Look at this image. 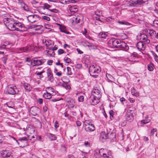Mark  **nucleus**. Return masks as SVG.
<instances>
[{
  "label": "nucleus",
  "instance_id": "obj_38",
  "mask_svg": "<svg viewBox=\"0 0 158 158\" xmlns=\"http://www.w3.org/2000/svg\"><path fill=\"white\" fill-rule=\"evenodd\" d=\"M148 33L150 36H153L154 35H156V31L152 29L149 30Z\"/></svg>",
  "mask_w": 158,
  "mask_h": 158
},
{
  "label": "nucleus",
  "instance_id": "obj_33",
  "mask_svg": "<svg viewBox=\"0 0 158 158\" xmlns=\"http://www.w3.org/2000/svg\"><path fill=\"white\" fill-rule=\"evenodd\" d=\"M100 98H97V100H93L91 99V101H90V103H91L92 105H96L99 102V100Z\"/></svg>",
  "mask_w": 158,
  "mask_h": 158
},
{
  "label": "nucleus",
  "instance_id": "obj_3",
  "mask_svg": "<svg viewBox=\"0 0 158 158\" xmlns=\"http://www.w3.org/2000/svg\"><path fill=\"white\" fill-rule=\"evenodd\" d=\"M19 90L16 86L13 85H10L8 87L6 93L10 95H19Z\"/></svg>",
  "mask_w": 158,
  "mask_h": 158
},
{
  "label": "nucleus",
  "instance_id": "obj_36",
  "mask_svg": "<svg viewBox=\"0 0 158 158\" xmlns=\"http://www.w3.org/2000/svg\"><path fill=\"white\" fill-rule=\"evenodd\" d=\"M60 31L62 32H64L66 34H70V32L67 31L64 26L62 27L60 29Z\"/></svg>",
  "mask_w": 158,
  "mask_h": 158
},
{
  "label": "nucleus",
  "instance_id": "obj_55",
  "mask_svg": "<svg viewBox=\"0 0 158 158\" xmlns=\"http://www.w3.org/2000/svg\"><path fill=\"white\" fill-rule=\"evenodd\" d=\"M42 18L43 19L46 20L48 21H49L50 20V18L46 16H42Z\"/></svg>",
  "mask_w": 158,
  "mask_h": 158
},
{
  "label": "nucleus",
  "instance_id": "obj_2",
  "mask_svg": "<svg viewBox=\"0 0 158 158\" xmlns=\"http://www.w3.org/2000/svg\"><path fill=\"white\" fill-rule=\"evenodd\" d=\"M3 21L8 29L11 31L14 30V24L15 22L13 19L5 16L3 18Z\"/></svg>",
  "mask_w": 158,
  "mask_h": 158
},
{
  "label": "nucleus",
  "instance_id": "obj_11",
  "mask_svg": "<svg viewBox=\"0 0 158 158\" xmlns=\"http://www.w3.org/2000/svg\"><path fill=\"white\" fill-rule=\"evenodd\" d=\"M127 2L130 3L129 5L131 6H135L137 4L141 5L144 3L143 0H127Z\"/></svg>",
  "mask_w": 158,
  "mask_h": 158
},
{
  "label": "nucleus",
  "instance_id": "obj_26",
  "mask_svg": "<svg viewBox=\"0 0 158 158\" xmlns=\"http://www.w3.org/2000/svg\"><path fill=\"white\" fill-rule=\"evenodd\" d=\"M107 36L106 32H101L98 35V37L100 38H105Z\"/></svg>",
  "mask_w": 158,
  "mask_h": 158
},
{
  "label": "nucleus",
  "instance_id": "obj_44",
  "mask_svg": "<svg viewBox=\"0 0 158 158\" xmlns=\"http://www.w3.org/2000/svg\"><path fill=\"white\" fill-rule=\"evenodd\" d=\"M22 7L25 11H29V8L28 7V6L26 4H25L24 5H23V6H22Z\"/></svg>",
  "mask_w": 158,
  "mask_h": 158
},
{
  "label": "nucleus",
  "instance_id": "obj_57",
  "mask_svg": "<svg viewBox=\"0 0 158 158\" xmlns=\"http://www.w3.org/2000/svg\"><path fill=\"white\" fill-rule=\"evenodd\" d=\"M18 1L19 3L20 4L21 7H22V6H23V5L25 4L22 0H18Z\"/></svg>",
  "mask_w": 158,
  "mask_h": 158
},
{
  "label": "nucleus",
  "instance_id": "obj_6",
  "mask_svg": "<svg viewBox=\"0 0 158 158\" xmlns=\"http://www.w3.org/2000/svg\"><path fill=\"white\" fill-rule=\"evenodd\" d=\"M34 59L33 60L34 62V65H33V67L35 66H38L43 64L46 61V59H41L40 57H35L34 58Z\"/></svg>",
  "mask_w": 158,
  "mask_h": 158
},
{
  "label": "nucleus",
  "instance_id": "obj_4",
  "mask_svg": "<svg viewBox=\"0 0 158 158\" xmlns=\"http://www.w3.org/2000/svg\"><path fill=\"white\" fill-rule=\"evenodd\" d=\"M27 137L19 138V139L16 140L17 143L21 147H24L28 145V139Z\"/></svg>",
  "mask_w": 158,
  "mask_h": 158
},
{
  "label": "nucleus",
  "instance_id": "obj_27",
  "mask_svg": "<svg viewBox=\"0 0 158 158\" xmlns=\"http://www.w3.org/2000/svg\"><path fill=\"white\" fill-rule=\"evenodd\" d=\"M107 134H109L108 136L107 137L108 139L113 140L116 138V134L115 133L111 132L110 133H108Z\"/></svg>",
  "mask_w": 158,
  "mask_h": 158
},
{
  "label": "nucleus",
  "instance_id": "obj_24",
  "mask_svg": "<svg viewBox=\"0 0 158 158\" xmlns=\"http://www.w3.org/2000/svg\"><path fill=\"white\" fill-rule=\"evenodd\" d=\"M58 11V10L56 9H48V12H44V13H42V14H44L47 15H49V13L50 12H55L56 13L57 11Z\"/></svg>",
  "mask_w": 158,
  "mask_h": 158
},
{
  "label": "nucleus",
  "instance_id": "obj_50",
  "mask_svg": "<svg viewBox=\"0 0 158 158\" xmlns=\"http://www.w3.org/2000/svg\"><path fill=\"white\" fill-rule=\"evenodd\" d=\"M27 138H29V139H28V140H31L32 139L34 138L35 139H35H36L37 138V136L35 135V136L34 135H29L28 137H27Z\"/></svg>",
  "mask_w": 158,
  "mask_h": 158
},
{
  "label": "nucleus",
  "instance_id": "obj_19",
  "mask_svg": "<svg viewBox=\"0 0 158 158\" xmlns=\"http://www.w3.org/2000/svg\"><path fill=\"white\" fill-rule=\"evenodd\" d=\"M140 40H143V41H146L147 43L150 42V40L147 39L148 36L144 34H141L140 35Z\"/></svg>",
  "mask_w": 158,
  "mask_h": 158
},
{
  "label": "nucleus",
  "instance_id": "obj_40",
  "mask_svg": "<svg viewBox=\"0 0 158 158\" xmlns=\"http://www.w3.org/2000/svg\"><path fill=\"white\" fill-rule=\"evenodd\" d=\"M150 122V120L146 119H143L140 121V123L141 124L144 125Z\"/></svg>",
  "mask_w": 158,
  "mask_h": 158
},
{
  "label": "nucleus",
  "instance_id": "obj_45",
  "mask_svg": "<svg viewBox=\"0 0 158 158\" xmlns=\"http://www.w3.org/2000/svg\"><path fill=\"white\" fill-rule=\"evenodd\" d=\"M64 60L65 63H69L71 62L70 59L66 57H64Z\"/></svg>",
  "mask_w": 158,
  "mask_h": 158
},
{
  "label": "nucleus",
  "instance_id": "obj_16",
  "mask_svg": "<svg viewBox=\"0 0 158 158\" xmlns=\"http://www.w3.org/2000/svg\"><path fill=\"white\" fill-rule=\"evenodd\" d=\"M39 111L40 109L39 108L36 106H32L30 108V112L32 115L35 116Z\"/></svg>",
  "mask_w": 158,
  "mask_h": 158
},
{
  "label": "nucleus",
  "instance_id": "obj_51",
  "mask_svg": "<svg viewBox=\"0 0 158 158\" xmlns=\"http://www.w3.org/2000/svg\"><path fill=\"white\" fill-rule=\"evenodd\" d=\"M58 54L59 55H61L63 53H64L65 52L64 51L61 49H59L58 51Z\"/></svg>",
  "mask_w": 158,
  "mask_h": 158
},
{
  "label": "nucleus",
  "instance_id": "obj_13",
  "mask_svg": "<svg viewBox=\"0 0 158 158\" xmlns=\"http://www.w3.org/2000/svg\"><path fill=\"white\" fill-rule=\"evenodd\" d=\"M47 81L51 82H52L54 80V78L52 71L50 68H48L47 70Z\"/></svg>",
  "mask_w": 158,
  "mask_h": 158
},
{
  "label": "nucleus",
  "instance_id": "obj_14",
  "mask_svg": "<svg viewBox=\"0 0 158 158\" xmlns=\"http://www.w3.org/2000/svg\"><path fill=\"white\" fill-rule=\"evenodd\" d=\"M100 90L98 89H95L92 92V95L94 97H96V98H100L102 96Z\"/></svg>",
  "mask_w": 158,
  "mask_h": 158
},
{
  "label": "nucleus",
  "instance_id": "obj_1",
  "mask_svg": "<svg viewBox=\"0 0 158 158\" xmlns=\"http://www.w3.org/2000/svg\"><path fill=\"white\" fill-rule=\"evenodd\" d=\"M101 71L100 68L97 65L92 64L90 65L89 68V72L90 75L94 78L98 77V74Z\"/></svg>",
  "mask_w": 158,
  "mask_h": 158
},
{
  "label": "nucleus",
  "instance_id": "obj_21",
  "mask_svg": "<svg viewBox=\"0 0 158 158\" xmlns=\"http://www.w3.org/2000/svg\"><path fill=\"white\" fill-rule=\"evenodd\" d=\"M106 77L107 78L108 81L109 82H112L114 81V78L110 74L106 73Z\"/></svg>",
  "mask_w": 158,
  "mask_h": 158
},
{
  "label": "nucleus",
  "instance_id": "obj_58",
  "mask_svg": "<svg viewBox=\"0 0 158 158\" xmlns=\"http://www.w3.org/2000/svg\"><path fill=\"white\" fill-rule=\"evenodd\" d=\"M59 1L60 3L63 4H66L67 2L68 1V0H59Z\"/></svg>",
  "mask_w": 158,
  "mask_h": 158
},
{
  "label": "nucleus",
  "instance_id": "obj_10",
  "mask_svg": "<svg viewBox=\"0 0 158 158\" xmlns=\"http://www.w3.org/2000/svg\"><path fill=\"white\" fill-rule=\"evenodd\" d=\"M120 42V40L117 39H110L108 42L109 46L113 48H116L118 44Z\"/></svg>",
  "mask_w": 158,
  "mask_h": 158
},
{
  "label": "nucleus",
  "instance_id": "obj_9",
  "mask_svg": "<svg viewBox=\"0 0 158 158\" xmlns=\"http://www.w3.org/2000/svg\"><path fill=\"white\" fill-rule=\"evenodd\" d=\"M2 156L4 158H13V153L8 150H5L1 152Z\"/></svg>",
  "mask_w": 158,
  "mask_h": 158
},
{
  "label": "nucleus",
  "instance_id": "obj_49",
  "mask_svg": "<svg viewBox=\"0 0 158 158\" xmlns=\"http://www.w3.org/2000/svg\"><path fill=\"white\" fill-rule=\"evenodd\" d=\"M20 50L22 51L23 52H28L27 48V46H26L25 47L20 48Z\"/></svg>",
  "mask_w": 158,
  "mask_h": 158
},
{
  "label": "nucleus",
  "instance_id": "obj_39",
  "mask_svg": "<svg viewBox=\"0 0 158 158\" xmlns=\"http://www.w3.org/2000/svg\"><path fill=\"white\" fill-rule=\"evenodd\" d=\"M135 110V108L132 106H129L127 109V112H129L130 113H132L134 112Z\"/></svg>",
  "mask_w": 158,
  "mask_h": 158
},
{
  "label": "nucleus",
  "instance_id": "obj_63",
  "mask_svg": "<svg viewBox=\"0 0 158 158\" xmlns=\"http://www.w3.org/2000/svg\"><path fill=\"white\" fill-rule=\"evenodd\" d=\"M53 62V61L52 60H48L47 62L48 64L49 65H52Z\"/></svg>",
  "mask_w": 158,
  "mask_h": 158
},
{
  "label": "nucleus",
  "instance_id": "obj_34",
  "mask_svg": "<svg viewBox=\"0 0 158 158\" xmlns=\"http://www.w3.org/2000/svg\"><path fill=\"white\" fill-rule=\"evenodd\" d=\"M154 64L152 63H150L148 65V69L150 71H152L153 70Z\"/></svg>",
  "mask_w": 158,
  "mask_h": 158
},
{
  "label": "nucleus",
  "instance_id": "obj_29",
  "mask_svg": "<svg viewBox=\"0 0 158 158\" xmlns=\"http://www.w3.org/2000/svg\"><path fill=\"white\" fill-rule=\"evenodd\" d=\"M121 48H123L125 50H127L129 49L128 46L127 44L123 41L122 43H121Z\"/></svg>",
  "mask_w": 158,
  "mask_h": 158
},
{
  "label": "nucleus",
  "instance_id": "obj_28",
  "mask_svg": "<svg viewBox=\"0 0 158 158\" xmlns=\"http://www.w3.org/2000/svg\"><path fill=\"white\" fill-rule=\"evenodd\" d=\"M43 96L45 99H50L52 97L51 94L50 93H48L47 92L44 94Z\"/></svg>",
  "mask_w": 158,
  "mask_h": 158
},
{
  "label": "nucleus",
  "instance_id": "obj_54",
  "mask_svg": "<svg viewBox=\"0 0 158 158\" xmlns=\"http://www.w3.org/2000/svg\"><path fill=\"white\" fill-rule=\"evenodd\" d=\"M154 26L158 29V20H156L154 21Z\"/></svg>",
  "mask_w": 158,
  "mask_h": 158
},
{
  "label": "nucleus",
  "instance_id": "obj_52",
  "mask_svg": "<svg viewBox=\"0 0 158 158\" xmlns=\"http://www.w3.org/2000/svg\"><path fill=\"white\" fill-rule=\"evenodd\" d=\"M78 101L80 102H83L84 101V96L81 95L78 97Z\"/></svg>",
  "mask_w": 158,
  "mask_h": 158
},
{
  "label": "nucleus",
  "instance_id": "obj_47",
  "mask_svg": "<svg viewBox=\"0 0 158 158\" xmlns=\"http://www.w3.org/2000/svg\"><path fill=\"white\" fill-rule=\"evenodd\" d=\"M64 116L66 117H67L68 119L70 120L71 117L67 113V111H65L64 113Z\"/></svg>",
  "mask_w": 158,
  "mask_h": 158
},
{
  "label": "nucleus",
  "instance_id": "obj_42",
  "mask_svg": "<svg viewBox=\"0 0 158 158\" xmlns=\"http://www.w3.org/2000/svg\"><path fill=\"white\" fill-rule=\"evenodd\" d=\"M62 86L66 89H69L71 88L70 85L67 83H64L62 84Z\"/></svg>",
  "mask_w": 158,
  "mask_h": 158
},
{
  "label": "nucleus",
  "instance_id": "obj_18",
  "mask_svg": "<svg viewBox=\"0 0 158 158\" xmlns=\"http://www.w3.org/2000/svg\"><path fill=\"white\" fill-rule=\"evenodd\" d=\"M126 118L127 120L128 121H132L134 119V117L132 113L127 112L126 116Z\"/></svg>",
  "mask_w": 158,
  "mask_h": 158
},
{
  "label": "nucleus",
  "instance_id": "obj_59",
  "mask_svg": "<svg viewBox=\"0 0 158 158\" xmlns=\"http://www.w3.org/2000/svg\"><path fill=\"white\" fill-rule=\"evenodd\" d=\"M76 67L78 69H80L82 67V65L81 64H76Z\"/></svg>",
  "mask_w": 158,
  "mask_h": 158
},
{
  "label": "nucleus",
  "instance_id": "obj_22",
  "mask_svg": "<svg viewBox=\"0 0 158 158\" xmlns=\"http://www.w3.org/2000/svg\"><path fill=\"white\" fill-rule=\"evenodd\" d=\"M48 137L50 140L51 141H55L57 139V137L55 135L52 133H49L48 134Z\"/></svg>",
  "mask_w": 158,
  "mask_h": 158
},
{
  "label": "nucleus",
  "instance_id": "obj_12",
  "mask_svg": "<svg viewBox=\"0 0 158 158\" xmlns=\"http://www.w3.org/2000/svg\"><path fill=\"white\" fill-rule=\"evenodd\" d=\"M136 46L138 50L140 51H143L145 49V44L142 41L138 42Z\"/></svg>",
  "mask_w": 158,
  "mask_h": 158
},
{
  "label": "nucleus",
  "instance_id": "obj_8",
  "mask_svg": "<svg viewBox=\"0 0 158 158\" xmlns=\"http://www.w3.org/2000/svg\"><path fill=\"white\" fill-rule=\"evenodd\" d=\"M27 19L29 22L32 23L38 21L40 19V17L39 15H29L27 17Z\"/></svg>",
  "mask_w": 158,
  "mask_h": 158
},
{
  "label": "nucleus",
  "instance_id": "obj_25",
  "mask_svg": "<svg viewBox=\"0 0 158 158\" xmlns=\"http://www.w3.org/2000/svg\"><path fill=\"white\" fill-rule=\"evenodd\" d=\"M83 19V17L82 14L76 17L75 19V21L77 23H79L82 21Z\"/></svg>",
  "mask_w": 158,
  "mask_h": 158
},
{
  "label": "nucleus",
  "instance_id": "obj_61",
  "mask_svg": "<svg viewBox=\"0 0 158 158\" xmlns=\"http://www.w3.org/2000/svg\"><path fill=\"white\" fill-rule=\"evenodd\" d=\"M123 42V41H121L120 40V42H119L118 44L117 45V47L116 48H121V43H122Z\"/></svg>",
  "mask_w": 158,
  "mask_h": 158
},
{
  "label": "nucleus",
  "instance_id": "obj_30",
  "mask_svg": "<svg viewBox=\"0 0 158 158\" xmlns=\"http://www.w3.org/2000/svg\"><path fill=\"white\" fill-rule=\"evenodd\" d=\"M67 74L68 75H71L73 74L74 72V70L73 68H72L69 67H67Z\"/></svg>",
  "mask_w": 158,
  "mask_h": 158
},
{
  "label": "nucleus",
  "instance_id": "obj_20",
  "mask_svg": "<svg viewBox=\"0 0 158 158\" xmlns=\"http://www.w3.org/2000/svg\"><path fill=\"white\" fill-rule=\"evenodd\" d=\"M23 85L24 89L27 91L29 92L31 90V87L29 84L24 83L23 84Z\"/></svg>",
  "mask_w": 158,
  "mask_h": 158
},
{
  "label": "nucleus",
  "instance_id": "obj_64",
  "mask_svg": "<svg viewBox=\"0 0 158 158\" xmlns=\"http://www.w3.org/2000/svg\"><path fill=\"white\" fill-rule=\"evenodd\" d=\"M131 91L132 94L133 95L135 94V93L136 92L135 89L133 88L131 89Z\"/></svg>",
  "mask_w": 158,
  "mask_h": 158
},
{
  "label": "nucleus",
  "instance_id": "obj_41",
  "mask_svg": "<svg viewBox=\"0 0 158 158\" xmlns=\"http://www.w3.org/2000/svg\"><path fill=\"white\" fill-rule=\"evenodd\" d=\"M47 52L48 55L50 56H53L55 55V53L53 50H48Z\"/></svg>",
  "mask_w": 158,
  "mask_h": 158
},
{
  "label": "nucleus",
  "instance_id": "obj_37",
  "mask_svg": "<svg viewBox=\"0 0 158 158\" xmlns=\"http://www.w3.org/2000/svg\"><path fill=\"white\" fill-rule=\"evenodd\" d=\"M33 28H35V30L36 31H38L41 29L43 27L41 25H34L32 27Z\"/></svg>",
  "mask_w": 158,
  "mask_h": 158
},
{
  "label": "nucleus",
  "instance_id": "obj_62",
  "mask_svg": "<svg viewBox=\"0 0 158 158\" xmlns=\"http://www.w3.org/2000/svg\"><path fill=\"white\" fill-rule=\"evenodd\" d=\"M77 125L78 127H79L81 125V123L79 121H77L76 122Z\"/></svg>",
  "mask_w": 158,
  "mask_h": 158
},
{
  "label": "nucleus",
  "instance_id": "obj_53",
  "mask_svg": "<svg viewBox=\"0 0 158 158\" xmlns=\"http://www.w3.org/2000/svg\"><path fill=\"white\" fill-rule=\"evenodd\" d=\"M85 44H86V46L88 47H92V44L89 43L88 41H86L85 42Z\"/></svg>",
  "mask_w": 158,
  "mask_h": 158
},
{
  "label": "nucleus",
  "instance_id": "obj_31",
  "mask_svg": "<svg viewBox=\"0 0 158 158\" xmlns=\"http://www.w3.org/2000/svg\"><path fill=\"white\" fill-rule=\"evenodd\" d=\"M27 47L28 52L33 51L35 50V47L33 45H27Z\"/></svg>",
  "mask_w": 158,
  "mask_h": 158
},
{
  "label": "nucleus",
  "instance_id": "obj_5",
  "mask_svg": "<svg viewBox=\"0 0 158 158\" xmlns=\"http://www.w3.org/2000/svg\"><path fill=\"white\" fill-rule=\"evenodd\" d=\"M85 125V130L86 132H91L94 131L95 128L94 124L90 123V122L88 123V121H85L84 122Z\"/></svg>",
  "mask_w": 158,
  "mask_h": 158
},
{
  "label": "nucleus",
  "instance_id": "obj_32",
  "mask_svg": "<svg viewBox=\"0 0 158 158\" xmlns=\"http://www.w3.org/2000/svg\"><path fill=\"white\" fill-rule=\"evenodd\" d=\"M117 23L121 25H125L128 26L130 24L128 22L124 20L122 21H117Z\"/></svg>",
  "mask_w": 158,
  "mask_h": 158
},
{
  "label": "nucleus",
  "instance_id": "obj_48",
  "mask_svg": "<svg viewBox=\"0 0 158 158\" xmlns=\"http://www.w3.org/2000/svg\"><path fill=\"white\" fill-rule=\"evenodd\" d=\"M68 102L69 103V108H73L74 106V104L73 103V102H72L71 101L69 102Z\"/></svg>",
  "mask_w": 158,
  "mask_h": 158
},
{
  "label": "nucleus",
  "instance_id": "obj_46",
  "mask_svg": "<svg viewBox=\"0 0 158 158\" xmlns=\"http://www.w3.org/2000/svg\"><path fill=\"white\" fill-rule=\"evenodd\" d=\"M131 57L133 58H136L138 57V54L136 52H133L131 55Z\"/></svg>",
  "mask_w": 158,
  "mask_h": 158
},
{
  "label": "nucleus",
  "instance_id": "obj_15",
  "mask_svg": "<svg viewBox=\"0 0 158 158\" xmlns=\"http://www.w3.org/2000/svg\"><path fill=\"white\" fill-rule=\"evenodd\" d=\"M104 150L102 149H101L99 150V153L101 156H103L104 157H106V158H112V153L111 151L108 152L107 155L106 154L103 153Z\"/></svg>",
  "mask_w": 158,
  "mask_h": 158
},
{
  "label": "nucleus",
  "instance_id": "obj_7",
  "mask_svg": "<svg viewBox=\"0 0 158 158\" xmlns=\"http://www.w3.org/2000/svg\"><path fill=\"white\" fill-rule=\"evenodd\" d=\"M24 25L21 23L18 22H15L14 24V30L13 31L16 30L23 31L24 30Z\"/></svg>",
  "mask_w": 158,
  "mask_h": 158
},
{
  "label": "nucleus",
  "instance_id": "obj_60",
  "mask_svg": "<svg viewBox=\"0 0 158 158\" xmlns=\"http://www.w3.org/2000/svg\"><path fill=\"white\" fill-rule=\"evenodd\" d=\"M54 127L56 129L58 128L59 127L58 123L57 121H56L55 122Z\"/></svg>",
  "mask_w": 158,
  "mask_h": 158
},
{
  "label": "nucleus",
  "instance_id": "obj_35",
  "mask_svg": "<svg viewBox=\"0 0 158 158\" xmlns=\"http://www.w3.org/2000/svg\"><path fill=\"white\" fill-rule=\"evenodd\" d=\"M51 7V6L47 3H45L44 4V6L42 7L43 10L46 9L47 10V12L48 11V10Z\"/></svg>",
  "mask_w": 158,
  "mask_h": 158
},
{
  "label": "nucleus",
  "instance_id": "obj_56",
  "mask_svg": "<svg viewBox=\"0 0 158 158\" xmlns=\"http://www.w3.org/2000/svg\"><path fill=\"white\" fill-rule=\"evenodd\" d=\"M128 60L131 61H136V58H133V57H131V55L129 57H128Z\"/></svg>",
  "mask_w": 158,
  "mask_h": 158
},
{
  "label": "nucleus",
  "instance_id": "obj_17",
  "mask_svg": "<svg viewBox=\"0 0 158 158\" xmlns=\"http://www.w3.org/2000/svg\"><path fill=\"white\" fill-rule=\"evenodd\" d=\"M109 134L106 135L105 131H102L100 137V139L102 142H104L106 139H108L107 137L108 136Z\"/></svg>",
  "mask_w": 158,
  "mask_h": 158
},
{
  "label": "nucleus",
  "instance_id": "obj_23",
  "mask_svg": "<svg viewBox=\"0 0 158 158\" xmlns=\"http://www.w3.org/2000/svg\"><path fill=\"white\" fill-rule=\"evenodd\" d=\"M69 9L70 11L74 13L77 12L78 10V7L77 6H72L70 7Z\"/></svg>",
  "mask_w": 158,
  "mask_h": 158
},
{
  "label": "nucleus",
  "instance_id": "obj_43",
  "mask_svg": "<svg viewBox=\"0 0 158 158\" xmlns=\"http://www.w3.org/2000/svg\"><path fill=\"white\" fill-rule=\"evenodd\" d=\"M8 55H6L2 58V60L3 61L4 64H6V60H7Z\"/></svg>",
  "mask_w": 158,
  "mask_h": 158
}]
</instances>
